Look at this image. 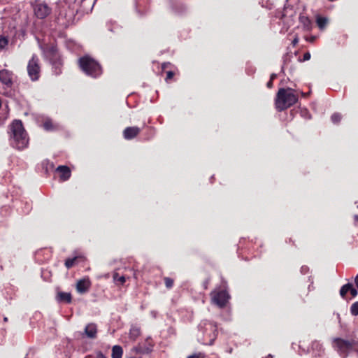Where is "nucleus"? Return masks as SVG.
Masks as SVG:
<instances>
[{
	"label": "nucleus",
	"instance_id": "35",
	"mask_svg": "<svg viewBox=\"0 0 358 358\" xmlns=\"http://www.w3.org/2000/svg\"><path fill=\"white\" fill-rule=\"evenodd\" d=\"M335 118H336L335 115H331V120H332L333 121H334Z\"/></svg>",
	"mask_w": 358,
	"mask_h": 358
},
{
	"label": "nucleus",
	"instance_id": "1",
	"mask_svg": "<svg viewBox=\"0 0 358 358\" xmlns=\"http://www.w3.org/2000/svg\"><path fill=\"white\" fill-rule=\"evenodd\" d=\"M10 144L17 150H22L27 148L29 142L27 134L20 120H15L10 127Z\"/></svg>",
	"mask_w": 358,
	"mask_h": 358
},
{
	"label": "nucleus",
	"instance_id": "24",
	"mask_svg": "<svg viewBox=\"0 0 358 358\" xmlns=\"http://www.w3.org/2000/svg\"><path fill=\"white\" fill-rule=\"evenodd\" d=\"M164 282L166 288L168 289H171L173 285V280L169 277L164 278Z\"/></svg>",
	"mask_w": 358,
	"mask_h": 358
},
{
	"label": "nucleus",
	"instance_id": "21",
	"mask_svg": "<svg viewBox=\"0 0 358 358\" xmlns=\"http://www.w3.org/2000/svg\"><path fill=\"white\" fill-rule=\"evenodd\" d=\"M113 279L115 282H119L120 285H123L126 280L124 276H119L117 273H115L113 274Z\"/></svg>",
	"mask_w": 358,
	"mask_h": 358
},
{
	"label": "nucleus",
	"instance_id": "37",
	"mask_svg": "<svg viewBox=\"0 0 358 358\" xmlns=\"http://www.w3.org/2000/svg\"><path fill=\"white\" fill-rule=\"evenodd\" d=\"M314 39H315V38L313 37V38L310 39V42H313V41H314Z\"/></svg>",
	"mask_w": 358,
	"mask_h": 358
},
{
	"label": "nucleus",
	"instance_id": "31",
	"mask_svg": "<svg viewBox=\"0 0 358 358\" xmlns=\"http://www.w3.org/2000/svg\"><path fill=\"white\" fill-rule=\"evenodd\" d=\"M298 42H299V38H298V37H297V36H296V37L293 39V41H292V45L294 46V45H296L298 43Z\"/></svg>",
	"mask_w": 358,
	"mask_h": 358
},
{
	"label": "nucleus",
	"instance_id": "15",
	"mask_svg": "<svg viewBox=\"0 0 358 358\" xmlns=\"http://www.w3.org/2000/svg\"><path fill=\"white\" fill-rule=\"evenodd\" d=\"M123 354L122 348L120 345H114L112 349V358H122Z\"/></svg>",
	"mask_w": 358,
	"mask_h": 358
},
{
	"label": "nucleus",
	"instance_id": "18",
	"mask_svg": "<svg viewBox=\"0 0 358 358\" xmlns=\"http://www.w3.org/2000/svg\"><path fill=\"white\" fill-rule=\"evenodd\" d=\"M299 20H300L301 23L303 25L305 29H310L311 22L308 17L304 16V15H301L299 17Z\"/></svg>",
	"mask_w": 358,
	"mask_h": 358
},
{
	"label": "nucleus",
	"instance_id": "16",
	"mask_svg": "<svg viewBox=\"0 0 358 358\" xmlns=\"http://www.w3.org/2000/svg\"><path fill=\"white\" fill-rule=\"evenodd\" d=\"M329 22L328 18L318 15L316 18V23L320 29H323L326 27Z\"/></svg>",
	"mask_w": 358,
	"mask_h": 358
},
{
	"label": "nucleus",
	"instance_id": "30",
	"mask_svg": "<svg viewBox=\"0 0 358 358\" xmlns=\"http://www.w3.org/2000/svg\"><path fill=\"white\" fill-rule=\"evenodd\" d=\"M173 76V73L172 71H168L166 80H168L169 79H171Z\"/></svg>",
	"mask_w": 358,
	"mask_h": 358
},
{
	"label": "nucleus",
	"instance_id": "32",
	"mask_svg": "<svg viewBox=\"0 0 358 358\" xmlns=\"http://www.w3.org/2000/svg\"><path fill=\"white\" fill-rule=\"evenodd\" d=\"M273 85V80H270L268 83H267V87L268 88H271Z\"/></svg>",
	"mask_w": 358,
	"mask_h": 358
},
{
	"label": "nucleus",
	"instance_id": "6",
	"mask_svg": "<svg viewBox=\"0 0 358 358\" xmlns=\"http://www.w3.org/2000/svg\"><path fill=\"white\" fill-rule=\"evenodd\" d=\"M27 72L31 80L35 81L39 78L41 68L39 59L36 55H33L27 65Z\"/></svg>",
	"mask_w": 358,
	"mask_h": 358
},
{
	"label": "nucleus",
	"instance_id": "23",
	"mask_svg": "<svg viewBox=\"0 0 358 358\" xmlns=\"http://www.w3.org/2000/svg\"><path fill=\"white\" fill-rule=\"evenodd\" d=\"M350 312L352 315H358V301L354 303L350 308Z\"/></svg>",
	"mask_w": 358,
	"mask_h": 358
},
{
	"label": "nucleus",
	"instance_id": "8",
	"mask_svg": "<svg viewBox=\"0 0 358 358\" xmlns=\"http://www.w3.org/2000/svg\"><path fill=\"white\" fill-rule=\"evenodd\" d=\"M34 13L38 18L44 19L51 13V8L45 3H38L34 8Z\"/></svg>",
	"mask_w": 358,
	"mask_h": 358
},
{
	"label": "nucleus",
	"instance_id": "34",
	"mask_svg": "<svg viewBox=\"0 0 358 358\" xmlns=\"http://www.w3.org/2000/svg\"><path fill=\"white\" fill-rule=\"evenodd\" d=\"M275 77H276V75H275V74H272V75L271 76V79H270V80H273Z\"/></svg>",
	"mask_w": 358,
	"mask_h": 358
},
{
	"label": "nucleus",
	"instance_id": "36",
	"mask_svg": "<svg viewBox=\"0 0 358 358\" xmlns=\"http://www.w3.org/2000/svg\"><path fill=\"white\" fill-rule=\"evenodd\" d=\"M99 358H106V357H105L103 355H101V356L99 357Z\"/></svg>",
	"mask_w": 358,
	"mask_h": 358
},
{
	"label": "nucleus",
	"instance_id": "20",
	"mask_svg": "<svg viewBox=\"0 0 358 358\" xmlns=\"http://www.w3.org/2000/svg\"><path fill=\"white\" fill-rule=\"evenodd\" d=\"M351 288V284L348 283L343 285L340 289V294L342 297H345L346 294L350 292V289Z\"/></svg>",
	"mask_w": 358,
	"mask_h": 358
},
{
	"label": "nucleus",
	"instance_id": "4",
	"mask_svg": "<svg viewBox=\"0 0 358 358\" xmlns=\"http://www.w3.org/2000/svg\"><path fill=\"white\" fill-rule=\"evenodd\" d=\"M199 330L203 334V343L212 345L217 336L216 325L211 322L203 320L199 324Z\"/></svg>",
	"mask_w": 358,
	"mask_h": 358
},
{
	"label": "nucleus",
	"instance_id": "7",
	"mask_svg": "<svg viewBox=\"0 0 358 358\" xmlns=\"http://www.w3.org/2000/svg\"><path fill=\"white\" fill-rule=\"evenodd\" d=\"M212 300L219 307H224L229 299V295L224 290L213 292L211 293Z\"/></svg>",
	"mask_w": 358,
	"mask_h": 358
},
{
	"label": "nucleus",
	"instance_id": "22",
	"mask_svg": "<svg viewBox=\"0 0 358 358\" xmlns=\"http://www.w3.org/2000/svg\"><path fill=\"white\" fill-rule=\"evenodd\" d=\"M77 260V257H73V258H69V259H67L66 261H65V266L67 268H71L76 263V261Z\"/></svg>",
	"mask_w": 358,
	"mask_h": 358
},
{
	"label": "nucleus",
	"instance_id": "5",
	"mask_svg": "<svg viewBox=\"0 0 358 358\" xmlns=\"http://www.w3.org/2000/svg\"><path fill=\"white\" fill-rule=\"evenodd\" d=\"M337 351H339L343 356H345L351 351L356 350L358 348V343L356 341L343 340L337 338Z\"/></svg>",
	"mask_w": 358,
	"mask_h": 358
},
{
	"label": "nucleus",
	"instance_id": "13",
	"mask_svg": "<svg viewBox=\"0 0 358 358\" xmlns=\"http://www.w3.org/2000/svg\"><path fill=\"white\" fill-rule=\"evenodd\" d=\"M0 81L6 85L12 83V74L6 69L0 71Z\"/></svg>",
	"mask_w": 358,
	"mask_h": 358
},
{
	"label": "nucleus",
	"instance_id": "9",
	"mask_svg": "<svg viewBox=\"0 0 358 358\" xmlns=\"http://www.w3.org/2000/svg\"><path fill=\"white\" fill-rule=\"evenodd\" d=\"M153 343L150 338L145 340V344L142 345L138 343L136 346L134 347L131 351L136 354H148L152 350Z\"/></svg>",
	"mask_w": 358,
	"mask_h": 358
},
{
	"label": "nucleus",
	"instance_id": "14",
	"mask_svg": "<svg viewBox=\"0 0 358 358\" xmlns=\"http://www.w3.org/2000/svg\"><path fill=\"white\" fill-rule=\"evenodd\" d=\"M85 333L88 338H94L96 336L97 328L95 324L91 323L87 324L85 329Z\"/></svg>",
	"mask_w": 358,
	"mask_h": 358
},
{
	"label": "nucleus",
	"instance_id": "11",
	"mask_svg": "<svg viewBox=\"0 0 358 358\" xmlns=\"http://www.w3.org/2000/svg\"><path fill=\"white\" fill-rule=\"evenodd\" d=\"M141 131V129L137 127H127L124 131V138L127 140H130L136 137Z\"/></svg>",
	"mask_w": 358,
	"mask_h": 358
},
{
	"label": "nucleus",
	"instance_id": "12",
	"mask_svg": "<svg viewBox=\"0 0 358 358\" xmlns=\"http://www.w3.org/2000/svg\"><path fill=\"white\" fill-rule=\"evenodd\" d=\"M56 171L59 173L60 178L63 181L68 180L71 176L70 169L66 166H59L57 168Z\"/></svg>",
	"mask_w": 358,
	"mask_h": 358
},
{
	"label": "nucleus",
	"instance_id": "25",
	"mask_svg": "<svg viewBox=\"0 0 358 358\" xmlns=\"http://www.w3.org/2000/svg\"><path fill=\"white\" fill-rule=\"evenodd\" d=\"M43 127L47 131L51 130L53 127L52 122H51V120H45L43 123Z\"/></svg>",
	"mask_w": 358,
	"mask_h": 358
},
{
	"label": "nucleus",
	"instance_id": "10",
	"mask_svg": "<svg viewBox=\"0 0 358 358\" xmlns=\"http://www.w3.org/2000/svg\"><path fill=\"white\" fill-rule=\"evenodd\" d=\"M91 285V282L88 278H83L78 281L76 289L78 293L83 294L87 292Z\"/></svg>",
	"mask_w": 358,
	"mask_h": 358
},
{
	"label": "nucleus",
	"instance_id": "27",
	"mask_svg": "<svg viewBox=\"0 0 358 358\" xmlns=\"http://www.w3.org/2000/svg\"><path fill=\"white\" fill-rule=\"evenodd\" d=\"M350 292L352 297H355L358 294L357 290L353 287V285L352 284H351V288L350 289Z\"/></svg>",
	"mask_w": 358,
	"mask_h": 358
},
{
	"label": "nucleus",
	"instance_id": "26",
	"mask_svg": "<svg viewBox=\"0 0 358 358\" xmlns=\"http://www.w3.org/2000/svg\"><path fill=\"white\" fill-rule=\"evenodd\" d=\"M8 44V40L4 38H0V50L3 49Z\"/></svg>",
	"mask_w": 358,
	"mask_h": 358
},
{
	"label": "nucleus",
	"instance_id": "19",
	"mask_svg": "<svg viewBox=\"0 0 358 358\" xmlns=\"http://www.w3.org/2000/svg\"><path fill=\"white\" fill-rule=\"evenodd\" d=\"M58 299L59 301L70 303L71 301V295L70 293L68 292H59L58 294Z\"/></svg>",
	"mask_w": 358,
	"mask_h": 358
},
{
	"label": "nucleus",
	"instance_id": "39",
	"mask_svg": "<svg viewBox=\"0 0 358 358\" xmlns=\"http://www.w3.org/2000/svg\"><path fill=\"white\" fill-rule=\"evenodd\" d=\"M266 358H273V357L271 355H268Z\"/></svg>",
	"mask_w": 358,
	"mask_h": 358
},
{
	"label": "nucleus",
	"instance_id": "3",
	"mask_svg": "<svg viewBox=\"0 0 358 358\" xmlns=\"http://www.w3.org/2000/svg\"><path fill=\"white\" fill-rule=\"evenodd\" d=\"M79 66L87 75L96 78L102 73L101 68L98 62L90 56H84L78 60Z\"/></svg>",
	"mask_w": 358,
	"mask_h": 358
},
{
	"label": "nucleus",
	"instance_id": "17",
	"mask_svg": "<svg viewBox=\"0 0 358 358\" xmlns=\"http://www.w3.org/2000/svg\"><path fill=\"white\" fill-rule=\"evenodd\" d=\"M141 334V329L137 327H132L129 331V338L133 341H136V338Z\"/></svg>",
	"mask_w": 358,
	"mask_h": 358
},
{
	"label": "nucleus",
	"instance_id": "33",
	"mask_svg": "<svg viewBox=\"0 0 358 358\" xmlns=\"http://www.w3.org/2000/svg\"><path fill=\"white\" fill-rule=\"evenodd\" d=\"M307 270H308V267H306V266H302L301 267V272L302 273L306 272Z\"/></svg>",
	"mask_w": 358,
	"mask_h": 358
},
{
	"label": "nucleus",
	"instance_id": "29",
	"mask_svg": "<svg viewBox=\"0 0 358 358\" xmlns=\"http://www.w3.org/2000/svg\"><path fill=\"white\" fill-rule=\"evenodd\" d=\"M310 59V52H307L303 54V61H308Z\"/></svg>",
	"mask_w": 358,
	"mask_h": 358
},
{
	"label": "nucleus",
	"instance_id": "28",
	"mask_svg": "<svg viewBox=\"0 0 358 358\" xmlns=\"http://www.w3.org/2000/svg\"><path fill=\"white\" fill-rule=\"evenodd\" d=\"M204 357H205L204 355L201 353V352H199V353H197V354H194V355H190L187 358H204Z\"/></svg>",
	"mask_w": 358,
	"mask_h": 358
},
{
	"label": "nucleus",
	"instance_id": "2",
	"mask_svg": "<svg viewBox=\"0 0 358 358\" xmlns=\"http://www.w3.org/2000/svg\"><path fill=\"white\" fill-rule=\"evenodd\" d=\"M298 101V96L294 91L291 88H280L275 98V108L278 111H282L294 104Z\"/></svg>",
	"mask_w": 358,
	"mask_h": 358
},
{
	"label": "nucleus",
	"instance_id": "38",
	"mask_svg": "<svg viewBox=\"0 0 358 358\" xmlns=\"http://www.w3.org/2000/svg\"><path fill=\"white\" fill-rule=\"evenodd\" d=\"M128 358H141V357H129Z\"/></svg>",
	"mask_w": 358,
	"mask_h": 358
}]
</instances>
